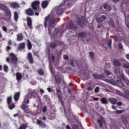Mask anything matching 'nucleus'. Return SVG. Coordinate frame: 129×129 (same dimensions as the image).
<instances>
[{"label": "nucleus", "instance_id": "f257e3e1", "mask_svg": "<svg viewBox=\"0 0 129 129\" xmlns=\"http://www.w3.org/2000/svg\"><path fill=\"white\" fill-rule=\"evenodd\" d=\"M55 23H56V20L53 16H51V15H48L44 18V26L45 29L48 28V32L50 34V28H54L55 27Z\"/></svg>", "mask_w": 129, "mask_h": 129}, {"label": "nucleus", "instance_id": "f03ea898", "mask_svg": "<svg viewBox=\"0 0 129 129\" xmlns=\"http://www.w3.org/2000/svg\"><path fill=\"white\" fill-rule=\"evenodd\" d=\"M40 1H35L31 4V8L34 12H41V8H40Z\"/></svg>", "mask_w": 129, "mask_h": 129}, {"label": "nucleus", "instance_id": "7ed1b4c3", "mask_svg": "<svg viewBox=\"0 0 129 129\" xmlns=\"http://www.w3.org/2000/svg\"><path fill=\"white\" fill-rule=\"evenodd\" d=\"M0 9L5 12L7 17H9L10 20L12 17V14L11 13V10L9 9V8L3 4H0Z\"/></svg>", "mask_w": 129, "mask_h": 129}, {"label": "nucleus", "instance_id": "20e7f679", "mask_svg": "<svg viewBox=\"0 0 129 129\" xmlns=\"http://www.w3.org/2000/svg\"><path fill=\"white\" fill-rule=\"evenodd\" d=\"M63 33H64V30L55 28L53 31V37L60 38V37H62L63 35Z\"/></svg>", "mask_w": 129, "mask_h": 129}, {"label": "nucleus", "instance_id": "39448f33", "mask_svg": "<svg viewBox=\"0 0 129 129\" xmlns=\"http://www.w3.org/2000/svg\"><path fill=\"white\" fill-rule=\"evenodd\" d=\"M10 57V62L13 65H16L18 63V57L14 53H11L9 54Z\"/></svg>", "mask_w": 129, "mask_h": 129}, {"label": "nucleus", "instance_id": "423d86ee", "mask_svg": "<svg viewBox=\"0 0 129 129\" xmlns=\"http://www.w3.org/2000/svg\"><path fill=\"white\" fill-rule=\"evenodd\" d=\"M80 18H79L77 24L78 25H79V26L81 27V28H83L84 27L85 23L86 22V18L84 16H81Z\"/></svg>", "mask_w": 129, "mask_h": 129}, {"label": "nucleus", "instance_id": "0eeeda50", "mask_svg": "<svg viewBox=\"0 0 129 129\" xmlns=\"http://www.w3.org/2000/svg\"><path fill=\"white\" fill-rule=\"evenodd\" d=\"M26 21L29 29L30 30H33V22L32 21V18L29 16H27L26 17Z\"/></svg>", "mask_w": 129, "mask_h": 129}, {"label": "nucleus", "instance_id": "6e6552de", "mask_svg": "<svg viewBox=\"0 0 129 129\" xmlns=\"http://www.w3.org/2000/svg\"><path fill=\"white\" fill-rule=\"evenodd\" d=\"M58 87L56 88L57 96L59 100V101H62V95H61V90L60 89V86L58 85Z\"/></svg>", "mask_w": 129, "mask_h": 129}, {"label": "nucleus", "instance_id": "1a4fd4ad", "mask_svg": "<svg viewBox=\"0 0 129 129\" xmlns=\"http://www.w3.org/2000/svg\"><path fill=\"white\" fill-rule=\"evenodd\" d=\"M25 13L27 16L32 17V16H34V10H33V8H28V9L25 10Z\"/></svg>", "mask_w": 129, "mask_h": 129}, {"label": "nucleus", "instance_id": "9d476101", "mask_svg": "<svg viewBox=\"0 0 129 129\" xmlns=\"http://www.w3.org/2000/svg\"><path fill=\"white\" fill-rule=\"evenodd\" d=\"M27 59L28 60L30 64H33L34 63V59L33 58L32 53L28 52L27 53Z\"/></svg>", "mask_w": 129, "mask_h": 129}, {"label": "nucleus", "instance_id": "9b49d317", "mask_svg": "<svg viewBox=\"0 0 129 129\" xmlns=\"http://www.w3.org/2000/svg\"><path fill=\"white\" fill-rule=\"evenodd\" d=\"M73 2V0H64L63 3H61L60 5V7H61V8L64 7V6H65V4H66V3H67V7H70V6H71V3H72Z\"/></svg>", "mask_w": 129, "mask_h": 129}, {"label": "nucleus", "instance_id": "f8f14e48", "mask_svg": "<svg viewBox=\"0 0 129 129\" xmlns=\"http://www.w3.org/2000/svg\"><path fill=\"white\" fill-rule=\"evenodd\" d=\"M68 28L70 30H72L73 29H75V30H77V29H78V27L77 26L75 27H74V23L72 21L69 22Z\"/></svg>", "mask_w": 129, "mask_h": 129}, {"label": "nucleus", "instance_id": "ddd939ff", "mask_svg": "<svg viewBox=\"0 0 129 129\" xmlns=\"http://www.w3.org/2000/svg\"><path fill=\"white\" fill-rule=\"evenodd\" d=\"M97 121L100 126V127L102 128L103 127V123H105V120L103 118H101L100 119H97Z\"/></svg>", "mask_w": 129, "mask_h": 129}, {"label": "nucleus", "instance_id": "4468645a", "mask_svg": "<svg viewBox=\"0 0 129 129\" xmlns=\"http://www.w3.org/2000/svg\"><path fill=\"white\" fill-rule=\"evenodd\" d=\"M93 77L95 79H97V80H99V79H102V78H104V76H103V75L101 74V75H97L96 74H93L92 75Z\"/></svg>", "mask_w": 129, "mask_h": 129}, {"label": "nucleus", "instance_id": "2eb2a0df", "mask_svg": "<svg viewBox=\"0 0 129 129\" xmlns=\"http://www.w3.org/2000/svg\"><path fill=\"white\" fill-rule=\"evenodd\" d=\"M49 5V2L47 1H43L41 2V8L46 9Z\"/></svg>", "mask_w": 129, "mask_h": 129}, {"label": "nucleus", "instance_id": "dca6fc26", "mask_svg": "<svg viewBox=\"0 0 129 129\" xmlns=\"http://www.w3.org/2000/svg\"><path fill=\"white\" fill-rule=\"evenodd\" d=\"M37 124H38V125H40L42 128H45V127H46V124H45V122H42L41 120L37 119Z\"/></svg>", "mask_w": 129, "mask_h": 129}, {"label": "nucleus", "instance_id": "f3484780", "mask_svg": "<svg viewBox=\"0 0 129 129\" xmlns=\"http://www.w3.org/2000/svg\"><path fill=\"white\" fill-rule=\"evenodd\" d=\"M10 8L12 9H18V8H20V5L17 2H14L10 4Z\"/></svg>", "mask_w": 129, "mask_h": 129}, {"label": "nucleus", "instance_id": "a211bd4d", "mask_svg": "<svg viewBox=\"0 0 129 129\" xmlns=\"http://www.w3.org/2000/svg\"><path fill=\"white\" fill-rule=\"evenodd\" d=\"M123 98H126V99H127L128 100H129V90H125V91H124Z\"/></svg>", "mask_w": 129, "mask_h": 129}, {"label": "nucleus", "instance_id": "6ab92c4d", "mask_svg": "<svg viewBox=\"0 0 129 129\" xmlns=\"http://www.w3.org/2000/svg\"><path fill=\"white\" fill-rule=\"evenodd\" d=\"M113 66H115L116 67H120L121 66V63L117 60H114L113 61Z\"/></svg>", "mask_w": 129, "mask_h": 129}, {"label": "nucleus", "instance_id": "aec40b11", "mask_svg": "<svg viewBox=\"0 0 129 129\" xmlns=\"http://www.w3.org/2000/svg\"><path fill=\"white\" fill-rule=\"evenodd\" d=\"M78 38H86V32H82L78 33Z\"/></svg>", "mask_w": 129, "mask_h": 129}, {"label": "nucleus", "instance_id": "412c9836", "mask_svg": "<svg viewBox=\"0 0 129 129\" xmlns=\"http://www.w3.org/2000/svg\"><path fill=\"white\" fill-rule=\"evenodd\" d=\"M121 79L123 81H124V82L125 83L126 85L129 86V80L127 79V78L124 77V76H122Z\"/></svg>", "mask_w": 129, "mask_h": 129}, {"label": "nucleus", "instance_id": "4be33fe9", "mask_svg": "<svg viewBox=\"0 0 129 129\" xmlns=\"http://www.w3.org/2000/svg\"><path fill=\"white\" fill-rule=\"evenodd\" d=\"M26 47V44L24 43V42H22L19 44L18 45V49L24 50L25 48Z\"/></svg>", "mask_w": 129, "mask_h": 129}, {"label": "nucleus", "instance_id": "5701e85b", "mask_svg": "<svg viewBox=\"0 0 129 129\" xmlns=\"http://www.w3.org/2000/svg\"><path fill=\"white\" fill-rule=\"evenodd\" d=\"M108 100L112 104H115L117 102V99L114 98H109Z\"/></svg>", "mask_w": 129, "mask_h": 129}, {"label": "nucleus", "instance_id": "b1692460", "mask_svg": "<svg viewBox=\"0 0 129 129\" xmlns=\"http://www.w3.org/2000/svg\"><path fill=\"white\" fill-rule=\"evenodd\" d=\"M31 96L30 98L31 97H33V98H36V96H37V93H36L35 91H32L30 92L29 94L28 95V96Z\"/></svg>", "mask_w": 129, "mask_h": 129}, {"label": "nucleus", "instance_id": "393cba45", "mask_svg": "<svg viewBox=\"0 0 129 129\" xmlns=\"http://www.w3.org/2000/svg\"><path fill=\"white\" fill-rule=\"evenodd\" d=\"M20 95H21V94L20 92H17L15 95H14V100L15 101H18L19 100V99L20 98Z\"/></svg>", "mask_w": 129, "mask_h": 129}, {"label": "nucleus", "instance_id": "a878e982", "mask_svg": "<svg viewBox=\"0 0 129 129\" xmlns=\"http://www.w3.org/2000/svg\"><path fill=\"white\" fill-rule=\"evenodd\" d=\"M16 79L17 81L19 82V81H21V79H22V74L18 72L16 74Z\"/></svg>", "mask_w": 129, "mask_h": 129}, {"label": "nucleus", "instance_id": "bb28decb", "mask_svg": "<svg viewBox=\"0 0 129 129\" xmlns=\"http://www.w3.org/2000/svg\"><path fill=\"white\" fill-rule=\"evenodd\" d=\"M121 119L122 121V122H123V123H124L125 124H127V123H128L127 122V119L123 115H122L121 116Z\"/></svg>", "mask_w": 129, "mask_h": 129}, {"label": "nucleus", "instance_id": "cd10ccee", "mask_svg": "<svg viewBox=\"0 0 129 129\" xmlns=\"http://www.w3.org/2000/svg\"><path fill=\"white\" fill-rule=\"evenodd\" d=\"M57 46V44L56 42H51L49 45V48H51V49H54L56 48Z\"/></svg>", "mask_w": 129, "mask_h": 129}, {"label": "nucleus", "instance_id": "c85d7f7f", "mask_svg": "<svg viewBox=\"0 0 129 129\" xmlns=\"http://www.w3.org/2000/svg\"><path fill=\"white\" fill-rule=\"evenodd\" d=\"M24 36L22 34L19 33L17 34V41H23Z\"/></svg>", "mask_w": 129, "mask_h": 129}, {"label": "nucleus", "instance_id": "c756f323", "mask_svg": "<svg viewBox=\"0 0 129 129\" xmlns=\"http://www.w3.org/2000/svg\"><path fill=\"white\" fill-rule=\"evenodd\" d=\"M63 9L62 8H57V11H56V14L57 16H60V15L63 14Z\"/></svg>", "mask_w": 129, "mask_h": 129}, {"label": "nucleus", "instance_id": "7c9ffc66", "mask_svg": "<svg viewBox=\"0 0 129 129\" xmlns=\"http://www.w3.org/2000/svg\"><path fill=\"white\" fill-rule=\"evenodd\" d=\"M14 19L15 22H18V20H19V14H18V12H14Z\"/></svg>", "mask_w": 129, "mask_h": 129}, {"label": "nucleus", "instance_id": "2f4dec72", "mask_svg": "<svg viewBox=\"0 0 129 129\" xmlns=\"http://www.w3.org/2000/svg\"><path fill=\"white\" fill-rule=\"evenodd\" d=\"M29 96L26 95L24 100V103H26V104H29L30 103V100H29Z\"/></svg>", "mask_w": 129, "mask_h": 129}, {"label": "nucleus", "instance_id": "473e14b6", "mask_svg": "<svg viewBox=\"0 0 129 129\" xmlns=\"http://www.w3.org/2000/svg\"><path fill=\"white\" fill-rule=\"evenodd\" d=\"M55 80L57 84H61V78L59 76L55 78Z\"/></svg>", "mask_w": 129, "mask_h": 129}, {"label": "nucleus", "instance_id": "72a5a7b5", "mask_svg": "<svg viewBox=\"0 0 129 129\" xmlns=\"http://www.w3.org/2000/svg\"><path fill=\"white\" fill-rule=\"evenodd\" d=\"M28 127V123L22 124L18 129H26Z\"/></svg>", "mask_w": 129, "mask_h": 129}, {"label": "nucleus", "instance_id": "f704fd0d", "mask_svg": "<svg viewBox=\"0 0 129 129\" xmlns=\"http://www.w3.org/2000/svg\"><path fill=\"white\" fill-rule=\"evenodd\" d=\"M27 47L28 50H32V43L29 39L27 40Z\"/></svg>", "mask_w": 129, "mask_h": 129}, {"label": "nucleus", "instance_id": "c9c22d12", "mask_svg": "<svg viewBox=\"0 0 129 129\" xmlns=\"http://www.w3.org/2000/svg\"><path fill=\"white\" fill-rule=\"evenodd\" d=\"M37 73L39 74V75H40V76H43L45 75V73H44V71L42 69H39L37 71Z\"/></svg>", "mask_w": 129, "mask_h": 129}, {"label": "nucleus", "instance_id": "e433bc0d", "mask_svg": "<svg viewBox=\"0 0 129 129\" xmlns=\"http://www.w3.org/2000/svg\"><path fill=\"white\" fill-rule=\"evenodd\" d=\"M109 25L110 26H111L112 28H115V25L114 24V22H113V20H110L108 22Z\"/></svg>", "mask_w": 129, "mask_h": 129}, {"label": "nucleus", "instance_id": "4c0bfd02", "mask_svg": "<svg viewBox=\"0 0 129 129\" xmlns=\"http://www.w3.org/2000/svg\"><path fill=\"white\" fill-rule=\"evenodd\" d=\"M27 107V105H26V104L23 103L21 105V108H22V109H23V110H24V111L25 112H26V113H27L28 112L26 111V108Z\"/></svg>", "mask_w": 129, "mask_h": 129}, {"label": "nucleus", "instance_id": "58836bf2", "mask_svg": "<svg viewBox=\"0 0 129 129\" xmlns=\"http://www.w3.org/2000/svg\"><path fill=\"white\" fill-rule=\"evenodd\" d=\"M101 102L103 104H107L108 102H107V100H106V98L103 97L101 99Z\"/></svg>", "mask_w": 129, "mask_h": 129}, {"label": "nucleus", "instance_id": "ea45409f", "mask_svg": "<svg viewBox=\"0 0 129 129\" xmlns=\"http://www.w3.org/2000/svg\"><path fill=\"white\" fill-rule=\"evenodd\" d=\"M122 67L123 68H125L126 69H129V63L126 62V63H123Z\"/></svg>", "mask_w": 129, "mask_h": 129}, {"label": "nucleus", "instance_id": "a19ab883", "mask_svg": "<svg viewBox=\"0 0 129 129\" xmlns=\"http://www.w3.org/2000/svg\"><path fill=\"white\" fill-rule=\"evenodd\" d=\"M12 96L8 97L7 98V103L8 105H10L12 103Z\"/></svg>", "mask_w": 129, "mask_h": 129}, {"label": "nucleus", "instance_id": "79ce46f5", "mask_svg": "<svg viewBox=\"0 0 129 129\" xmlns=\"http://www.w3.org/2000/svg\"><path fill=\"white\" fill-rule=\"evenodd\" d=\"M103 8L106 11H109V8L110 6H107V3H105L103 5Z\"/></svg>", "mask_w": 129, "mask_h": 129}, {"label": "nucleus", "instance_id": "37998d69", "mask_svg": "<svg viewBox=\"0 0 129 129\" xmlns=\"http://www.w3.org/2000/svg\"><path fill=\"white\" fill-rule=\"evenodd\" d=\"M124 112V111L123 110H117L114 112V113H116V114H121V113H123V112Z\"/></svg>", "mask_w": 129, "mask_h": 129}, {"label": "nucleus", "instance_id": "c03bdc74", "mask_svg": "<svg viewBox=\"0 0 129 129\" xmlns=\"http://www.w3.org/2000/svg\"><path fill=\"white\" fill-rule=\"evenodd\" d=\"M47 110H48V109L47 108V106H44L42 107V112L43 113H46L47 112Z\"/></svg>", "mask_w": 129, "mask_h": 129}, {"label": "nucleus", "instance_id": "a18cd8bd", "mask_svg": "<svg viewBox=\"0 0 129 129\" xmlns=\"http://www.w3.org/2000/svg\"><path fill=\"white\" fill-rule=\"evenodd\" d=\"M8 106L9 107V109H14V108H15V107H16V106L15 105V104L13 103L11 105H8Z\"/></svg>", "mask_w": 129, "mask_h": 129}, {"label": "nucleus", "instance_id": "49530a36", "mask_svg": "<svg viewBox=\"0 0 129 129\" xmlns=\"http://www.w3.org/2000/svg\"><path fill=\"white\" fill-rule=\"evenodd\" d=\"M116 93H117V94H118V95H119L120 96H122V97H123V94H124L123 93L120 92L119 90H117Z\"/></svg>", "mask_w": 129, "mask_h": 129}, {"label": "nucleus", "instance_id": "de8ad7c7", "mask_svg": "<svg viewBox=\"0 0 129 129\" xmlns=\"http://www.w3.org/2000/svg\"><path fill=\"white\" fill-rule=\"evenodd\" d=\"M73 129H79V126L76 124H74L72 125Z\"/></svg>", "mask_w": 129, "mask_h": 129}, {"label": "nucleus", "instance_id": "09e8293b", "mask_svg": "<svg viewBox=\"0 0 129 129\" xmlns=\"http://www.w3.org/2000/svg\"><path fill=\"white\" fill-rule=\"evenodd\" d=\"M9 69V67H8V66L5 64L4 66V71L5 72H8V70Z\"/></svg>", "mask_w": 129, "mask_h": 129}, {"label": "nucleus", "instance_id": "8fccbe9b", "mask_svg": "<svg viewBox=\"0 0 129 129\" xmlns=\"http://www.w3.org/2000/svg\"><path fill=\"white\" fill-rule=\"evenodd\" d=\"M112 43V40L111 39H109L108 42V46L110 48L111 47V44Z\"/></svg>", "mask_w": 129, "mask_h": 129}, {"label": "nucleus", "instance_id": "3c124183", "mask_svg": "<svg viewBox=\"0 0 129 129\" xmlns=\"http://www.w3.org/2000/svg\"><path fill=\"white\" fill-rule=\"evenodd\" d=\"M2 30H3V31H4V32H5V33H7V32H8V28H7L5 26L2 27Z\"/></svg>", "mask_w": 129, "mask_h": 129}, {"label": "nucleus", "instance_id": "603ef678", "mask_svg": "<svg viewBox=\"0 0 129 129\" xmlns=\"http://www.w3.org/2000/svg\"><path fill=\"white\" fill-rule=\"evenodd\" d=\"M96 22L97 23H99L100 24H101L102 23V19L101 18H97L96 19Z\"/></svg>", "mask_w": 129, "mask_h": 129}, {"label": "nucleus", "instance_id": "864d4df0", "mask_svg": "<svg viewBox=\"0 0 129 129\" xmlns=\"http://www.w3.org/2000/svg\"><path fill=\"white\" fill-rule=\"evenodd\" d=\"M118 46L119 50H122L123 47L122 44L121 43H118Z\"/></svg>", "mask_w": 129, "mask_h": 129}, {"label": "nucleus", "instance_id": "5fc2aeb1", "mask_svg": "<svg viewBox=\"0 0 129 129\" xmlns=\"http://www.w3.org/2000/svg\"><path fill=\"white\" fill-rule=\"evenodd\" d=\"M74 118L75 120H76V122H78L79 121V118L77 116H74Z\"/></svg>", "mask_w": 129, "mask_h": 129}, {"label": "nucleus", "instance_id": "6e6d98bb", "mask_svg": "<svg viewBox=\"0 0 129 129\" xmlns=\"http://www.w3.org/2000/svg\"><path fill=\"white\" fill-rule=\"evenodd\" d=\"M91 58H93L94 56V54L93 53V52L92 51H90L89 53Z\"/></svg>", "mask_w": 129, "mask_h": 129}, {"label": "nucleus", "instance_id": "4d7b16f0", "mask_svg": "<svg viewBox=\"0 0 129 129\" xmlns=\"http://www.w3.org/2000/svg\"><path fill=\"white\" fill-rule=\"evenodd\" d=\"M63 58L64 60H68V59H69V56L67 55H63Z\"/></svg>", "mask_w": 129, "mask_h": 129}, {"label": "nucleus", "instance_id": "13d9d810", "mask_svg": "<svg viewBox=\"0 0 129 129\" xmlns=\"http://www.w3.org/2000/svg\"><path fill=\"white\" fill-rule=\"evenodd\" d=\"M84 75L85 77H87V78H89L90 77V75L88 73H85Z\"/></svg>", "mask_w": 129, "mask_h": 129}, {"label": "nucleus", "instance_id": "bf43d9fd", "mask_svg": "<svg viewBox=\"0 0 129 129\" xmlns=\"http://www.w3.org/2000/svg\"><path fill=\"white\" fill-rule=\"evenodd\" d=\"M93 90V87H91V86H89L87 88V90H88V91H91V90Z\"/></svg>", "mask_w": 129, "mask_h": 129}, {"label": "nucleus", "instance_id": "052dcab7", "mask_svg": "<svg viewBox=\"0 0 129 129\" xmlns=\"http://www.w3.org/2000/svg\"><path fill=\"white\" fill-rule=\"evenodd\" d=\"M94 91H95V92H96V93L98 92V91H99V88L98 87H96L95 88Z\"/></svg>", "mask_w": 129, "mask_h": 129}, {"label": "nucleus", "instance_id": "680f3d73", "mask_svg": "<svg viewBox=\"0 0 129 129\" xmlns=\"http://www.w3.org/2000/svg\"><path fill=\"white\" fill-rule=\"evenodd\" d=\"M71 66H72L73 67H75V66L74 65V61L72 60L70 62Z\"/></svg>", "mask_w": 129, "mask_h": 129}, {"label": "nucleus", "instance_id": "e2e57ef3", "mask_svg": "<svg viewBox=\"0 0 129 129\" xmlns=\"http://www.w3.org/2000/svg\"><path fill=\"white\" fill-rule=\"evenodd\" d=\"M11 49H12V47H11V46L9 45L6 47V50L8 51H10V50H11Z\"/></svg>", "mask_w": 129, "mask_h": 129}, {"label": "nucleus", "instance_id": "0e129e2a", "mask_svg": "<svg viewBox=\"0 0 129 129\" xmlns=\"http://www.w3.org/2000/svg\"><path fill=\"white\" fill-rule=\"evenodd\" d=\"M105 74H107V75H110V72H109V71H108V70H105Z\"/></svg>", "mask_w": 129, "mask_h": 129}, {"label": "nucleus", "instance_id": "69168bd1", "mask_svg": "<svg viewBox=\"0 0 129 129\" xmlns=\"http://www.w3.org/2000/svg\"><path fill=\"white\" fill-rule=\"evenodd\" d=\"M119 86L122 87L124 86V84L122 83V82H120V83H119Z\"/></svg>", "mask_w": 129, "mask_h": 129}, {"label": "nucleus", "instance_id": "338daca9", "mask_svg": "<svg viewBox=\"0 0 129 129\" xmlns=\"http://www.w3.org/2000/svg\"><path fill=\"white\" fill-rule=\"evenodd\" d=\"M117 105L118 106H121V105H122V103H121V102H117Z\"/></svg>", "mask_w": 129, "mask_h": 129}, {"label": "nucleus", "instance_id": "774afa93", "mask_svg": "<svg viewBox=\"0 0 129 129\" xmlns=\"http://www.w3.org/2000/svg\"><path fill=\"white\" fill-rule=\"evenodd\" d=\"M125 57L127 59V60H129V54H125Z\"/></svg>", "mask_w": 129, "mask_h": 129}]
</instances>
